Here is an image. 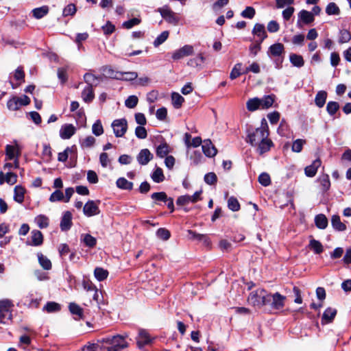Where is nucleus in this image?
<instances>
[{"label":"nucleus","mask_w":351,"mask_h":351,"mask_svg":"<svg viewBox=\"0 0 351 351\" xmlns=\"http://www.w3.org/2000/svg\"><path fill=\"white\" fill-rule=\"evenodd\" d=\"M25 189L20 185L14 187V199L18 203H22L24 200Z\"/></svg>","instance_id":"34"},{"label":"nucleus","mask_w":351,"mask_h":351,"mask_svg":"<svg viewBox=\"0 0 351 351\" xmlns=\"http://www.w3.org/2000/svg\"><path fill=\"white\" fill-rule=\"evenodd\" d=\"M268 56L271 58H276L275 61L276 67L280 68L283 61V55L285 53V47L283 44L277 43L271 45L267 52Z\"/></svg>","instance_id":"5"},{"label":"nucleus","mask_w":351,"mask_h":351,"mask_svg":"<svg viewBox=\"0 0 351 351\" xmlns=\"http://www.w3.org/2000/svg\"><path fill=\"white\" fill-rule=\"evenodd\" d=\"M246 108L250 112H254L258 109H261L259 98L254 97L248 99L246 102Z\"/></svg>","instance_id":"33"},{"label":"nucleus","mask_w":351,"mask_h":351,"mask_svg":"<svg viewBox=\"0 0 351 351\" xmlns=\"http://www.w3.org/2000/svg\"><path fill=\"white\" fill-rule=\"evenodd\" d=\"M286 300V296L278 292L274 293L267 292L266 306H269L272 310L279 311L285 307Z\"/></svg>","instance_id":"3"},{"label":"nucleus","mask_w":351,"mask_h":351,"mask_svg":"<svg viewBox=\"0 0 351 351\" xmlns=\"http://www.w3.org/2000/svg\"><path fill=\"white\" fill-rule=\"evenodd\" d=\"M206 58L203 53H198L195 57L190 58L187 62V65L193 68H198L201 69L204 63Z\"/></svg>","instance_id":"19"},{"label":"nucleus","mask_w":351,"mask_h":351,"mask_svg":"<svg viewBox=\"0 0 351 351\" xmlns=\"http://www.w3.org/2000/svg\"><path fill=\"white\" fill-rule=\"evenodd\" d=\"M189 234L191 236V238L193 239H196L198 241H204V242H208V237L206 234H202L195 232L193 230H189L188 231Z\"/></svg>","instance_id":"60"},{"label":"nucleus","mask_w":351,"mask_h":351,"mask_svg":"<svg viewBox=\"0 0 351 351\" xmlns=\"http://www.w3.org/2000/svg\"><path fill=\"white\" fill-rule=\"evenodd\" d=\"M267 292L263 289H258L252 291L247 298L248 302L258 308L266 306Z\"/></svg>","instance_id":"4"},{"label":"nucleus","mask_w":351,"mask_h":351,"mask_svg":"<svg viewBox=\"0 0 351 351\" xmlns=\"http://www.w3.org/2000/svg\"><path fill=\"white\" fill-rule=\"evenodd\" d=\"M337 315V310L332 308H327L322 317V324H328L332 322Z\"/></svg>","instance_id":"24"},{"label":"nucleus","mask_w":351,"mask_h":351,"mask_svg":"<svg viewBox=\"0 0 351 351\" xmlns=\"http://www.w3.org/2000/svg\"><path fill=\"white\" fill-rule=\"evenodd\" d=\"M306 143V141L303 139H297L293 141L292 145V151L299 153L302 150L303 145Z\"/></svg>","instance_id":"54"},{"label":"nucleus","mask_w":351,"mask_h":351,"mask_svg":"<svg viewBox=\"0 0 351 351\" xmlns=\"http://www.w3.org/2000/svg\"><path fill=\"white\" fill-rule=\"evenodd\" d=\"M158 12L160 13L162 17L168 23L173 25L178 24L179 18L169 7L164 6L158 8Z\"/></svg>","instance_id":"10"},{"label":"nucleus","mask_w":351,"mask_h":351,"mask_svg":"<svg viewBox=\"0 0 351 351\" xmlns=\"http://www.w3.org/2000/svg\"><path fill=\"white\" fill-rule=\"evenodd\" d=\"M151 197L156 202H166L167 200V195L165 192H157L152 194Z\"/></svg>","instance_id":"63"},{"label":"nucleus","mask_w":351,"mask_h":351,"mask_svg":"<svg viewBox=\"0 0 351 351\" xmlns=\"http://www.w3.org/2000/svg\"><path fill=\"white\" fill-rule=\"evenodd\" d=\"M152 339L149 337V335L145 330H140L138 332V336L136 339V343L138 347L141 349L145 346L148 345L152 343Z\"/></svg>","instance_id":"14"},{"label":"nucleus","mask_w":351,"mask_h":351,"mask_svg":"<svg viewBox=\"0 0 351 351\" xmlns=\"http://www.w3.org/2000/svg\"><path fill=\"white\" fill-rule=\"evenodd\" d=\"M58 77L62 84H64L67 80V69L65 67L59 68L58 69Z\"/></svg>","instance_id":"59"},{"label":"nucleus","mask_w":351,"mask_h":351,"mask_svg":"<svg viewBox=\"0 0 351 351\" xmlns=\"http://www.w3.org/2000/svg\"><path fill=\"white\" fill-rule=\"evenodd\" d=\"M92 132L93 133L99 136L104 133V128L100 120H97L92 126Z\"/></svg>","instance_id":"49"},{"label":"nucleus","mask_w":351,"mask_h":351,"mask_svg":"<svg viewBox=\"0 0 351 351\" xmlns=\"http://www.w3.org/2000/svg\"><path fill=\"white\" fill-rule=\"evenodd\" d=\"M153 157V154L148 149H143L137 155L136 159L140 165H146Z\"/></svg>","instance_id":"17"},{"label":"nucleus","mask_w":351,"mask_h":351,"mask_svg":"<svg viewBox=\"0 0 351 351\" xmlns=\"http://www.w3.org/2000/svg\"><path fill=\"white\" fill-rule=\"evenodd\" d=\"M256 11L253 7L247 6L246 8L241 12V15L245 19H252L255 16Z\"/></svg>","instance_id":"53"},{"label":"nucleus","mask_w":351,"mask_h":351,"mask_svg":"<svg viewBox=\"0 0 351 351\" xmlns=\"http://www.w3.org/2000/svg\"><path fill=\"white\" fill-rule=\"evenodd\" d=\"M30 103V99L25 95L21 97H12L7 102V107L10 110H17L21 106H27Z\"/></svg>","instance_id":"7"},{"label":"nucleus","mask_w":351,"mask_h":351,"mask_svg":"<svg viewBox=\"0 0 351 351\" xmlns=\"http://www.w3.org/2000/svg\"><path fill=\"white\" fill-rule=\"evenodd\" d=\"M85 82L88 84L87 86H96L98 78L93 74L87 73L84 75Z\"/></svg>","instance_id":"50"},{"label":"nucleus","mask_w":351,"mask_h":351,"mask_svg":"<svg viewBox=\"0 0 351 351\" xmlns=\"http://www.w3.org/2000/svg\"><path fill=\"white\" fill-rule=\"evenodd\" d=\"M171 152V149L169 146V145L164 142L160 143L157 147H156V156L160 158H164L167 156V154Z\"/></svg>","instance_id":"32"},{"label":"nucleus","mask_w":351,"mask_h":351,"mask_svg":"<svg viewBox=\"0 0 351 351\" xmlns=\"http://www.w3.org/2000/svg\"><path fill=\"white\" fill-rule=\"evenodd\" d=\"M252 34L257 36L258 40L256 41L263 43V40L267 37L265 25L261 23H256L252 29Z\"/></svg>","instance_id":"15"},{"label":"nucleus","mask_w":351,"mask_h":351,"mask_svg":"<svg viewBox=\"0 0 351 351\" xmlns=\"http://www.w3.org/2000/svg\"><path fill=\"white\" fill-rule=\"evenodd\" d=\"M100 341L108 345L107 351H120L128 346L125 340V337L121 335L107 337L103 338Z\"/></svg>","instance_id":"2"},{"label":"nucleus","mask_w":351,"mask_h":351,"mask_svg":"<svg viewBox=\"0 0 351 351\" xmlns=\"http://www.w3.org/2000/svg\"><path fill=\"white\" fill-rule=\"evenodd\" d=\"M95 141L96 140L93 136H88L80 141V145L82 147H91L95 145Z\"/></svg>","instance_id":"52"},{"label":"nucleus","mask_w":351,"mask_h":351,"mask_svg":"<svg viewBox=\"0 0 351 351\" xmlns=\"http://www.w3.org/2000/svg\"><path fill=\"white\" fill-rule=\"evenodd\" d=\"M314 16H313V14L310 12L309 11H307L306 10H302L298 13V19L297 21V26L298 27H302L303 24H310L314 21Z\"/></svg>","instance_id":"13"},{"label":"nucleus","mask_w":351,"mask_h":351,"mask_svg":"<svg viewBox=\"0 0 351 351\" xmlns=\"http://www.w3.org/2000/svg\"><path fill=\"white\" fill-rule=\"evenodd\" d=\"M228 207L232 211H238L240 210V204L236 197L232 196L228 200Z\"/></svg>","instance_id":"44"},{"label":"nucleus","mask_w":351,"mask_h":351,"mask_svg":"<svg viewBox=\"0 0 351 351\" xmlns=\"http://www.w3.org/2000/svg\"><path fill=\"white\" fill-rule=\"evenodd\" d=\"M258 182L259 183L264 186H267L271 184V178L268 173H262L258 176Z\"/></svg>","instance_id":"58"},{"label":"nucleus","mask_w":351,"mask_h":351,"mask_svg":"<svg viewBox=\"0 0 351 351\" xmlns=\"http://www.w3.org/2000/svg\"><path fill=\"white\" fill-rule=\"evenodd\" d=\"M5 182H7L9 184L12 185L16 182L17 176L14 173H12L10 171H7L6 173L5 174Z\"/></svg>","instance_id":"64"},{"label":"nucleus","mask_w":351,"mask_h":351,"mask_svg":"<svg viewBox=\"0 0 351 351\" xmlns=\"http://www.w3.org/2000/svg\"><path fill=\"white\" fill-rule=\"evenodd\" d=\"M111 125L116 137L123 136L128 130V122L125 119H116Z\"/></svg>","instance_id":"9"},{"label":"nucleus","mask_w":351,"mask_h":351,"mask_svg":"<svg viewBox=\"0 0 351 351\" xmlns=\"http://www.w3.org/2000/svg\"><path fill=\"white\" fill-rule=\"evenodd\" d=\"M77 8L75 4L69 3L64 9L62 15L64 16H73L76 13Z\"/></svg>","instance_id":"51"},{"label":"nucleus","mask_w":351,"mask_h":351,"mask_svg":"<svg viewBox=\"0 0 351 351\" xmlns=\"http://www.w3.org/2000/svg\"><path fill=\"white\" fill-rule=\"evenodd\" d=\"M72 226V213L70 211L64 213L60 221V228L62 231L69 230Z\"/></svg>","instance_id":"20"},{"label":"nucleus","mask_w":351,"mask_h":351,"mask_svg":"<svg viewBox=\"0 0 351 351\" xmlns=\"http://www.w3.org/2000/svg\"><path fill=\"white\" fill-rule=\"evenodd\" d=\"M242 68V63H237L234 67L232 68L230 74V78L231 80H234L239 77L242 73L241 72Z\"/></svg>","instance_id":"48"},{"label":"nucleus","mask_w":351,"mask_h":351,"mask_svg":"<svg viewBox=\"0 0 351 351\" xmlns=\"http://www.w3.org/2000/svg\"><path fill=\"white\" fill-rule=\"evenodd\" d=\"M308 247L316 254H320L324 251V246L320 241L311 239L309 241Z\"/></svg>","instance_id":"29"},{"label":"nucleus","mask_w":351,"mask_h":351,"mask_svg":"<svg viewBox=\"0 0 351 351\" xmlns=\"http://www.w3.org/2000/svg\"><path fill=\"white\" fill-rule=\"evenodd\" d=\"M138 99L135 95L129 96L125 101V105L129 108H134L138 104Z\"/></svg>","instance_id":"55"},{"label":"nucleus","mask_w":351,"mask_h":351,"mask_svg":"<svg viewBox=\"0 0 351 351\" xmlns=\"http://www.w3.org/2000/svg\"><path fill=\"white\" fill-rule=\"evenodd\" d=\"M321 163L322 162L319 159L315 160L311 165L307 166L305 168V175L310 178L314 177L316 175L317 169L320 167Z\"/></svg>","instance_id":"23"},{"label":"nucleus","mask_w":351,"mask_h":351,"mask_svg":"<svg viewBox=\"0 0 351 351\" xmlns=\"http://www.w3.org/2000/svg\"><path fill=\"white\" fill-rule=\"evenodd\" d=\"M327 99V93L325 90H319L315 95V103L318 108H322Z\"/></svg>","instance_id":"31"},{"label":"nucleus","mask_w":351,"mask_h":351,"mask_svg":"<svg viewBox=\"0 0 351 351\" xmlns=\"http://www.w3.org/2000/svg\"><path fill=\"white\" fill-rule=\"evenodd\" d=\"M289 60L293 66L300 68L304 66V60L302 56L296 53H291Z\"/></svg>","instance_id":"36"},{"label":"nucleus","mask_w":351,"mask_h":351,"mask_svg":"<svg viewBox=\"0 0 351 351\" xmlns=\"http://www.w3.org/2000/svg\"><path fill=\"white\" fill-rule=\"evenodd\" d=\"M169 33L168 31L162 32L160 35L157 36V38L154 41V46L155 47H158L163 43H165L168 38Z\"/></svg>","instance_id":"41"},{"label":"nucleus","mask_w":351,"mask_h":351,"mask_svg":"<svg viewBox=\"0 0 351 351\" xmlns=\"http://www.w3.org/2000/svg\"><path fill=\"white\" fill-rule=\"evenodd\" d=\"M172 104L176 108H180L184 101V97L178 93L171 94Z\"/></svg>","instance_id":"38"},{"label":"nucleus","mask_w":351,"mask_h":351,"mask_svg":"<svg viewBox=\"0 0 351 351\" xmlns=\"http://www.w3.org/2000/svg\"><path fill=\"white\" fill-rule=\"evenodd\" d=\"M49 201L51 202L64 201L63 193L59 189L56 190L49 197Z\"/></svg>","instance_id":"57"},{"label":"nucleus","mask_w":351,"mask_h":351,"mask_svg":"<svg viewBox=\"0 0 351 351\" xmlns=\"http://www.w3.org/2000/svg\"><path fill=\"white\" fill-rule=\"evenodd\" d=\"M315 223L319 229H325L328 226V219L324 214H319L315 217Z\"/></svg>","instance_id":"35"},{"label":"nucleus","mask_w":351,"mask_h":351,"mask_svg":"<svg viewBox=\"0 0 351 351\" xmlns=\"http://www.w3.org/2000/svg\"><path fill=\"white\" fill-rule=\"evenodd\" d=\"M351 40V34L350 32L347 29H341L339 32V43H346L349 42Z\"/></svg>","instance_id":"47"},{"label":"nucleus","mask_w":351,"mask_h":351,"mask_svg":"<svg viewBox=\"0 0 351 351\" xmlns=\"http://www.w3.org/2000/svg\"><path fill=\"white\" fill-rule=\"evenodd\" d=\"M71 313L75 315V319L79 320L83 318V309L77 304L71 302L69 305Z\"/></svg>","instance_id":"27"},{"label":"nucleus","mask_w":351,"mask_h":351,"mask_svg":"<svg viewBox=\"0 0 351 351\" xmlns=\"http://www.w3.org/2000/svg\"><path fill=\"white\" fill-rule=\"evenodd\" d=\"M14 78L15 80L18 81L19 83L14 84L11 80L10 81V84H11L13 89L16 88L18 86L25 82V73L22 67L19 66L15 70L14 73Z\"/></svg>","instance_id":"26"},{"label":"nucleus","mask_w":351,"mask_h":351,"mask_svg":"<svg viewBox=\"0 0 351 351\" xmlns=\"http://www.w3.org/2000/svg\"><path fill=\"white\" fill-rule=\"evenodd\" d=\"M21 154V151L17 145H7L5 147V160H14V169H17L19 167V158Z\"/></svg>","instance_id":"8"},{"label":"nucleus","mask_w":351,"mask_h":351,"mask_svg":"<svg viewBox=\"0 0 351 351\" xmlns=\"http://www.w3.org/2000/svg\"><path fill=\"white\" fill-rule=\"evenodd\" d=\"M99 203L93 200H88L83 207V213L86 217H92L99 215L100 210L99 208Z\"/></svg>","instance_id":"12"},{"label":"nucleus","mask_w":351,"mask_h":351,"mask_svg":"<svg viewBox=\"0 0 351 351\" xmlns=\"http://www.w3.org/2000/svg\"><path fill=\"white\" fill-rule=\"evenodd\" d=\"M82 97L86 103H90L95 97L93 88L91 86H86L82 93Z\"/></svg>","instance_id":"30"},{"label":"nucleus","mask_w":351,"mask_h":351,"mask_svg":"<svg viewBox=\"0 0 351 351\" xmlns=\"http://www.w3.org/2000/svg\"><path fill=\"white\" fill-rule=\"evenodd\" d=\"M257 152L259 154L262 155L267 152H269L271 147L274 146V143L271 139L268 137L264 139V141H261L257 145Z\"/></svg>","instance_id":"21"},{"label":"nucleus","mask_w":351,"mask_h":351,"mask_svg":"<svg viewBox=\"0 0 351 351\" xmlns=\"http://www.w3.org/2000/svg\"><path fill=\"white\" fill-rule=\"evenodd\" d=\"M339 109V104L337 101H329L326 105V111L330 115L333 116Z\"/></svg>","instance_id":"43"},{"label":"nucleus","mask_w":351,"mask_h":351,"mask_svg":"<svg viewBox=\"0 0 351 351\" xmlns=\"http://www.w3.org/2000/svg\"><path fill=\"white\" fill-rule=\"evenodd\" d=\"M76 129L72 124H64L60 130V136L62 139H69L75 133Z\"/></svg>","instance_id":"16"},{"label":"nucleus","mask_w":351,"mask_h":351,"mask_svg":"<svg viewBox=\"0 0 351 351\" xmlns=\"http://www.w3.org/2000/svg\"><path fill=\"white\" fill-rule=\"evenodd\" d=\"M83 241L85 245L89 247H95L97 243L96 239L89 234L84 235Z\"/></svg>","instance_id":"62"},{"label":"nucleus","mask_w":351,"mask_h":351,"mask_svg":"<svg viewBox=\"0 0 351 351\" xmlns=\"http://www.w3.org/2000/svg\"><path fill=\"white\" fill-rule=\"evenodd\" d=\"M156 236L164 241H167L170 238L171 234L170 232L163 228H160L158 229L156 231Z\"/></svg>","instance_id":"56"},{"label":"nucleus","mask_w":351,"mask_h":351,"mask_svg":"<svg viewBox=\"0 0 351 351\" xmlns=\"http://www.w3.org/2000/svg\"><path fill=\"white\" fill-rule=\"evenodd\" d=\"M331 224L332 228L337 231L341 232L346 230V224L341 221L340 217L339 215H332L331 218Z\"/></svg>","instance_id":"28"},{"label":"nucleus","mask_w":351,"mask_h":351,"mask_svg":"<svg viewBox=\"0 0 351 351\" xmlns=\"http://www.w3.org/2000/svg\"><path fill=\"white\" fill-rule=\"evenodd\" d=\"M152 178L156 183H160L165 179L163 171L160 168H157L152 173Z\"/></svg>","instance_id":"46"},{"label":"nucleus","mask_w":351,"mask_h":351,"mask_svg":"<svg viewBox=\"0 0 351 351\" xmlns=\"http://www.w3.org/2000/svg\"><path fill=\"white\" fill-rule=\"evenodd\" d=\"M135 135L138 138L145 139L147 136V132L144 127L139 125L135 129Z\"/></svg>","instance_id":"61"},{"label":"nucleus","mask_w":351,"mask_h":351,"mask_svg":"<svg viewBox=\"0 0 351 351\" xmlns=\"http://www.w3.org/2000/svg\"><path fill=\"white\" fill-rule=\"evenodd\" d=\"M326 12L328 15H339L340 10L335 3L330 2L326 8Z\"/></svg>","instance_id":"40"},{"label":"nucleus","mask_w":351,"mask_h":351,"mask_svg":"<svg viewBox=\"0 0 351 351\" xmlns=\"http://www.w3.org/2000/svg\"><path fill=\"white\" fill-rule=\"evenodd\" d=\"M61 310V305L55 302H48L45 304V311L48 313L59 312Z\"/></svg>","instance_id":"42"},{"label":"nucleus","mask_w":351,"mask_h":351,"mask_svg":"<svg viewBox=\"0 0 351 351\" xmlns=\"http://www.w3.org/2000/svg\"><path fill=\"white\" fill-rule=\"evenodd\" d=\"M276 96L273 94L265 95L260 99L261 109H268L271 107L275 101Z\"/></svg>","instance_id":"25"},{"label":"nucleus","mask_w":351,"mask_h":351,"mask_svg":"<svg viewBox=\"0 0 351 351\" xmlns=\"http://www.w3.org/2000/svg\"><path fill=\"white\" fill-rule=\"evenodd\" d=\"M194 49L192 45H186L179 49L172 52L171 58L173 60H179L184 57L191 56L193 53Z\"/></svg>","instance_id":"11"},{"label":"nucleus","mask_w":351,"mask_h":351,"mask_svg":"<svg viewBox=\"0 0 351 351\" xmlns=\"http://www.w3.org/2000/svg\"><path fill=\"white\" fill-rule=\"evenodd\" d=\"M202 151L208 157H213L217 153V149L210 139H206L203 141Z\"/></svg>","instance_id":"18"},{"label":"nucleus","mask_w":351,"mask_h":351,"mask_svg":"<svg viewBox=\"0 0 351 351\" xmlns=\"http://www.w3.org/2000/svg\"><path fill=\"white\" fill-rule=\"evenodd\" d=\"M94 275L97 280L102 281L107 278L108 271L101 267H96L94 271Z\"/></svg>","instance_id":"39"},{"label":"nucleus","mask_w":351,"mask_h":351,"mask_svg":"<svg viewBox=\"0 0 351 351\" xmlns=\"http://www.w3.org/2000/svg\"><path fill=\"white\" fill-rule=\"evenodd\" d=\"M116 184H117V187H119L121 189L132 190L133 188V183L127 180L124 178H119L117 180Z\"/></svg>","instance_id":"37"},{"label":"nucleus","mask_w":351,"mask_h":351,"mask_svg":"<svg viewBox=\"0 0 351 351\" xmlns=\"http://www.w3.org/2000/svg\"><path fill=\"white\" fill-rule=\"evenodd\" d=\"M319 182H320L324 192L327 191L330 189V182L328 175L321 176L319 178Z\"/></svg>","instance_id":"45"},{"label":"nucleus","mask_w":351,"mask_h":351,"mask_svg":"<svg viewBox=\"0 0 351 351\" xmlns=\"http://www.w3.org/2000/svg\"><path fill=\"white\" fill-rule=\"evenodd\" d=\"M269 134V128L265 119L261 120V126L257 128H250L247 131V142L252 146L256 145L261 141H264Z\"/></svg>","instance_id":"1"},{"label":"nucleus","mask_w":351,"mask_h":351,"mask_svg":"<svg viewBox=\"0 0 351 351\" xmlns=\"http://www.w3.org/2000/svg\"><path fill=\"white\" fill-rule=\"evenodd\" d=\"M31 240L27 241V244L34 246L40 245L43 240L42 232L39 230H34L31 232Z\"/></svg>","instance_id":"22"},{"label":"nucleus","mask_w":351,"mask_h":351,"mask_svg":"<svg viewBox=\"0 0 351 351\" xmlns=\"http://www.w3.org/2000/svg\"><path fill=\"white\" fill-rule=\"evenodd\" d=\"M14 304L10 300H0V322L5 324L12 318V308Z\"/></svg>","instance_id":"6"}]
</instances>
